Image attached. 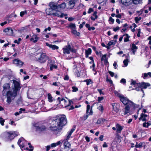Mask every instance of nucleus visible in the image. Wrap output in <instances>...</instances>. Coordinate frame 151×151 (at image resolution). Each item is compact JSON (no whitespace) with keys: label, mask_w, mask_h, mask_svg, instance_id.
<instances>
[{"label":"nucleus","mask_w":151,"mask_h":151,"mask_svg":"<svg viewBox=\"0 0 151 151\" xmlns=\"http://www.w3.org/2000/svg\"><path fill=\"white\" fill-rule=\"evenodd\" d=\"M126 82V81L124 78H122L120 81V83H122L123 84H125Z\"/></svg>","instance_id":"53"},{"label":"nucleus","mask_w":151,"mask_h":151,"mask_svg":"<svg viewBox=\"0 0 151 151\" xmlns=\"http://www.w3.org/2000/svg\"><path fill=\"white\" fill-rule=\"evenodd\" d=\"M18 134V132L14 131L5 132L1 134L0 137L6 141H10Z\"/></svg>","instance_id":"2"},{"label":"nucleus","mask_w":151,"mask_h":151,"mask_svg":"<svg viewBox=\"0 0 151 151\" xmlns=\"http://www.w3.org/2000/svg\"><path fill=\"white\" fill-rule=\"evenodd\" d=\"M138 49L137 47L134 44H132V45L131 49L132 50H137Z\"/></svg>","instance_id":"47"},{"label":"nucleus","mask_w":151,"mask_h":151,"mask_svg":"<svg viewBox=\"0 0 151 151\" xmlns=\"http://www.w3.org/2000/svg\"><path fill=\"white\" fill-rule=\"evenodd\" d=\"M28 145L29 146V147L30 148V149H29V148L26 147H25L24 148H22V150L23 149L26 150H28L29 151H32L33 150V147L31 145V144L29 143H28Z\"/></svg>","instance_id":"29"},{"label":"nucleus","mask_w":151,"mask_h":151,"mask_svg":"<svg viewBox=\"0 0 151 151\" xmlns=\"http://www.w3.org/2000/svg\"><path fill=\"white\" fill-rule=\"evenodd\" d=\"M13 63L19 67H21L23 64L22 62L18 59H14L13 60Z\"/></svg>","instance_id":"17"},{"label":"nucleus","mask_w":151,"mask_h":151,"mask_svg":"<svg viewBox=\"0 0 151 151\" xmlns=\"http://www.w3.org/2000/svg\"><path fill=\"white\" fill-rule=\"evenodd\" d=\"M139 86L141 87L142 89L143 88L146 89L147 87L150 86V84L148 83L142 82L141 83H139Z\"/></svg>","instance_id":"19"},{"label":"nucleus","mask_w":151,"mask_h":151,"mask_svg":"<svg viewBox=\"0 0 151 151\" xmlns=\"http://www.w3.org/2000/svg\"><path fill=\"white\" fill-rule=\"evenodd\" d=\"M48 98L49 102H52V97L50 94H48Z\"/></svg>","instance_id":"46"},{"label":"nucleus","mask_w":151,"mask_h":151,"mask_svg":"<svg viewBox=\"0 0 151 151\" xmlns=\"http://www.w3.org/2000/svg\"><path fill=\"white\" fill-rule=\"evenodd\" d=\"M12 81L14 85V87L13 88L12 90L17 91H17L18 90H19L21 88L20 84L18 81L14 80H13Z\"/></svg>","instance_id":"11"},{"label":"nucleus","mask_w":151,"mask_h":151,"mask_svg":"<svg viewBox=\"0 0 151 151\" xmlns=\"http://www.w3.org/2000/svg\"><path fill=\"white\" fill-rule=\"evenodd\" d=\"M111 105L114 111L116 112H118L119 111V105L115 103H112Z\"/></svg>","instance_id":"22"},{"label":"nucleus","mask_w":151,"mask_h":151,"mask_svg":"<svg viewBox=\"0 0 151 151\" xmlns=\"http://www.w3.org/2000/svg\"><path fill=\"white\" fill-rule=\"evenodd\" d=\"M34 126L37 131H42L45 130L46 128L45 125L42 124L39 125L37 124H35Z\"/></svg>","instance_id":"10"},{"label":"nucleus","mask_w":151,"mask_h":151,"mask_svg":"<svg viewBox=\"0 0 151 151\" xmlns=\"http://www.w3.org/2000/svg\"><path fill=\"white\" fill-rule=\"evenodd\" d=\"M27 13V11H24L21 12L20 13V15L21 17H22L25 14Z\"/></svg>","instance_id":"52"},{"label":"nucleus","mask_w":151,"mask_h":151,"mask_svg":"<svg viewBox=\"0 0 151 151\" xmlns=\"http://www.w3.org/2000/svg\"><path fill=\"white\" fill-rule=\"evenodd\" d=\"M128 62L129 60L128 59H125L123 61V63L125 66H126L128 65Z\"/></svg>","instance_id":"51"},{"label":"nucleus","mask_w":151,"mask_h":151,"mask_svg":"<svg viewBox=\"0 0 151 151\" xmlns=\"http://www.w3.org/2000/svg\"><path fill=\"white\" fill-rule=\"evenodd\" d=\"M142 19L141 17H135L134 18V20L136 23H137L140 20Z\"/></svg>","instance_id":"45"},{"label":"nucleus","mask_w":151,"mask_h":151,"mask_svg":"<svg viewBox=\"0 0 151 151\" xmlns=\"http://www.w3.org/2000/svg\"><path fill=\"white\" fill-rule=\"evenodd\" d=\"M56 146L60 145L61 143H63L64 148L66 147V139H65L63 140H61L58 141L57 142L55 143Z\"/></svg>","instance_id":"23"},{"label":"nucleus","mask_w":151,"mask_h":151,"mask_svg":"<svg viewBox=\"0 0 151 151\" xmlns=\"http://www.w3.org/2000/svg\"><path fill=\"white\" fill-rule=\"evenodd\" d=\"M29 27L28 26H26L25 27H23L22 28L18 30V32H19L22 33V32H24V31H27V28Z\"/></svg>","instance_id":"31"},{"label":"nucleus","mask_w":151,"mask_h":151,"mask_svg":"<svg viewBox=\"0 0 151 151\" xmlns=\"http://www.w3.org/2000/svg\"><path fill=\"white\" fill-rule=\"evenodd\" d=\"M76 127V125H74L71 130L68 132V135L67 136V140L70 138L72 133L75 130Z\"/></svg>","instance_id":"18"},{"label":"nucleus","mask_w":151,"mask_h":151,"mask_svg":"<svg viewBox=\"0 0 151 151\" xmlns=\"http://www.w3.org/2000/svg\"><path fill=\"white\" fill-rule=\"evenodd\" d=\"M113 65L114 67V68L115 69H116L117 67V65L116 62H114L113 63Z\"/></svg>","instance_id":"56"},{"label":"nucleus","mask_w":151,"mask_h":151,"mask_svg":"<svg viewBox=\"0 0 151 151\" xmlns=\"http://www.w3.org/2000/svg\"><path fill=\"white\" fill-rule=\"evenodd\" d=\"M84 81L86 83L87 85H89L90 84H91L92 82L91 79H87L84 80Z\"/></svg>","instance_id":"48"},{"label":"nucleus","mask_w":151,"mask_h":151,"mask_svg":"<svg viewBox=\"0 0 151 151\" xmlns=\"http://www.w3.org/2000/svg\"><path fill=\"white\" fill-rule=\"evenodd\" d=\"M17 95V91L11 90L6 92V96L7 98L6 102L10 104L12 101L14 99Z\"/></svg>","instance_id":"3"},{"label":"nucleus","mask_w":151,"mask_h":151,"mask_svg":"<svg viewBox=\"0 0 151 151\" xmlns=\"http://www.w3.org/2000/svg\"><path fill=\"white\" fill-rule=\"evenodd\" d=\"M139 83H136L135 81L131 80V85H134L135 87L136 86H139Z\"/></svg>","instance_id":"35"},{"label":"nucleus","mask_w":151,"mask_h":151,"mask_svg":"<svg viewBox=\"0 0 151 151\" xmlns=\"http://www.w3.org/2000/svg\"><path fill=\"white\" fill-rule=\"evenodd\" d=\"M97 109L99 111H101V113H102L103 112L104 109L103 106L102 105H100L98 107Z\"/></svg>","instance_id":"43"},{"label":"nucleus","mask_w":151,"mask_h":151,"mask_svg":"<svg viewBox=\"0 0 151 151\" xmlns=\"http://www.w3.org/2000/svg\"><path fill=\"white\" fill-rule=\"evenodd\" d=\"M70 52H75V51L73 49V46L72 45L68 44L67 46V54H69Z\"/></svg>","instance_id":"15"},{"label":"nucleus","mask_w":151,"mask_h":151,"mask_svg":"<svg viewBox=\"0 0 151 151\" xmlns=\"http://www.w3.org/2000/svg\"><path fill=\"white\" fill-rule=\"evenodd\" d=\"M147 117V115L144 114L143 113L141 114L140 115V117L139 118V120H142L143 122H146L147 119L146 117Z\"/></svg>","instance_id":"27"},{"label":"nucleus","mask_w":151,"mask_h":151,"mask_svg":"<svg viewBox=\"0 0 151 151\" xmlns=\"http://www.w3.org/2000/svg\"><path fill=\"white\" fill-rule=\"evenodd\" d=\"M39 54L40 55L39 57L37 59V61L41 63H45L49 59V57L42 51L39 52Z\"/></svg>","instance_id":"5"},{"label":"nucleus","mask_w":151,"mask_h":151,"mask_svg":"<svg viewBox=\"0 0 151 151\" xmlns=\"http://www.w3.org/2000/svg\"><path fill=\"white\" fill-rule=\"evenodd\" d=\"M39 38V37H38L36 35H34L32 36L30 39V40L33 41L35 43L37 42Z\"/></svg>","instance_id":"28"},{"label":"nucleus","mask_w":151,"mask_h":151,"mask_svg":"<svg viewBox=\"0 0 151 151\" xmlns=\"http://www.w3.org/2000/svg\"><path fill=\"white\" fill-rule=\"evenodd\" d=\"M116 41H111L108 44V45L111 46V45H114L116 43Z\"/></svg>","instance_id":"40"},{"label":"nucleus","mask_w":151,"mask_h":151,"mask_svg":"<svg viewBox=\"0 0 151 151\" xmlns=\"http://www.w3.org/2000/svg\"><path fill=\"white\" fill-rule=\"evenodd\" d=\"M3 32L6 33V35L12 36L13 35V30L11 28H7L4 29Z\"/></svg>","instance_id":"13"},{"label":"nucleus","mask_w":151,"mask_h":151,"mask_svg":"<svg viewBox=\"0 0 151 151\" xmlns=\"http://www.w3.org/2000/svg\"><path fill=\"white\" fill-rule=\"evenodd\" d=\"M66 4L65 3H63L60 4H58L56 3L51 2L49 4V6L54 9L57 10L63 9L65 8Z\"/></svg>","instance_id":"4"},{"label":"nucleus","mask_w":151,"mask_h":151,"mask_svg":"<svg viewBox=\"0 0 151 151\" xmlns=\"http://www.w3.org/2000/svg\"><path fill=\"white\" fill-rule=\"evenodd\" d=\"M93 11V9L91 8H90L88 9V14H90Z\"/></svg>","instance_id":"64"},{"label":"nucleus","mask_w":151,"mask_h":151,"mask_svg":"<svg viewBox=\"0 0 151 151\" xmlns=\"http://www.w3.org/2000/svg\"><path fill=\"white\" fill-rule=\"evenodd\" d=\"M68 27L71 29L72 30L76 29V26L75 24L71 23L70 24Z\"/></svg>","instance_id":"32"},{"label":"nucleus","mask_w":151,"mask_h":151,"mask_svg":"<svg viewBox=\"0 0 151 151\" xmlns=\"http://www.w3.org/2000/svg\"><path fill=\"white\" fill-rule=\"evenodd\" d=\"M116 132L117 133H120L124 128L123 126H121L118 124H116Z\"/></svg>","instance_id":"20"},{"label":"nucleus","mask_w":151,"mask_h":151,"mask_svg":"<svg viewBox=\"0 0 151 151\" xmlns=\"http://www.w3.org/2000/svg\"><path fill=\"white\" fill-rule=\"evenodd\" d=\"M135 89L137 91H142L143 93H144V91L142 90L141 87L139 86H136L135 87Z\"/></svg>","instance_id":"37"},{"label":"nucleus","mask_w":151,"mask_h":151,"mask_svg":"<svg viewBox=\"0 0 151 151\" xmlns=\"http://www.w3.org/2000/svg\"><path fill=\"white\" fill-rule=\"evenodd\" d=\"M18 145L19 146L22 151V148L27 145L26 141L23 137H21L19 139L17 142Z\"/></svg>","instance_id":"7"},{"label":"nucleus","mask_w":151,"mask_h":151,"mask_svg":"<svg viewBox=\"0 0 151 151\" xmlns=\"http://www.w3.org/2000/svg\"><path fill=\"white\" fill-rule=\"evenodd\" d=\"M121 101L125 105H133L134 104L132 101L129 100L126 97H125L123 95L120 98Z\"/></svg>","instance_id":"8"},{"label":"nucleus","mask_w":151,"mask_h":151,"mask_svg":"<svg viewBox=\"0 0 151 151\" xmlns=\"http://www.w3.org/2000/svg\"><path fill=\"white\" fill-rule=\"evenodd\" d=\"M89 115H88V114H87L86 115H84L83 116V119L85 120L87 119L88 118Z\"/></svg>","instance_id":"62"},{"label":"nucleus","mask_w":151,"mask_h":151,"mask_svg":"<svg viewBox=\"0 0 151 151\" xmlns=\"http://www.w3.org/2000/svg\"><path fill=\"white\" fill-rule=\"evenodd\" d=\"M137 107V105L135 104H133L132 105H127L123 110V111L124 112V113L123 114L124 115H126L129 113L130 109L133 110Z\"/></svg>","instance_id":"6"},{"label":"nucleus","mask_w":151,"mask_h":151,"mask_svg":"<svg viewBox=\"0 0 151 151\" xmlns=\"http://www.w3.org/2000/svg\"><path fill=\"white\" fill-rule=\"evenodd\" d=\"M2 120H0V123L3 126L4 125V123L5 121L4 119H1Z\"/></svg>","instance_id":"61"},{"label":"nucleus","mask_w":151,"mask_h":151,"mask_svg":"<svg viewBox=\"0 0 151 151\" xmlns=\"http://www.w3.org/2000/svg\"><path fill=\"white\" fill-rule=\"evenodd\" d=\"M69 101V104L68 106H67V109L68 110L70 111V110H72L74 109V108L73 106L72 105L70 106V108H69V106L70 105L73 104V102L72 101V100H70L69 99L68 100Z\"/></svg>","instance_id":"26"},{"label":"nucleus","mask_w":151,"mask_h":151,"mask_svg":"<svg viewBox=\"0 0 151 151\" xmlns=\"http://www.w3.org/2000/svg\"><path fill=\"white\" fill-rule=\"evenodd\" d=\"M47 60V66L50 67V70H52L53 68L56 69L57 68V66L55 65V62L54 60L49 58Z\"/></svg>","instance_id":"9"},{"label":"nucleus","mask_w":151,"mask_h":151,"mask_svg":"<svg viewBox=\"0 0 151 151\" xmlns=\"http://www.w3.org/2000/svg\"><path fill=\"white\" fill-rule=\"evenodd\" d=\"M140 0H132V2L134 4H138L141 2Z\"/></svg>","instance_id":"49"},{"label":"nucleus","mask_w":151,"mask_h":151,"mask_svg":"<svg viewBox=\"0 0 151 151\" xmlns=\"http://www.w3.org/2000/svg\"><path fill=\"white\" fill-rule=\"evenodd\" d=\"M129 2V0H121V3L124 4L128 5Z\"/></svg>","instance_id":"38"},{"label":"nucleus","mask_w":151,"mask_h":151,"mask_svg":"<svg viewBox=\"0 0 151 151\" xmlns=\"http://www.w3.org/2000/svg\"><path fill=\"white\" fill-rule=\"evenodd\" d=\"M107 59L106 58V55H103L102 58H101V61H103V60H106Z\"/></svg>","instance_id":"55"},{"label":"nucleus","mask_w":151,"mask_h":151,"mask_svg":"<svg viewBox=\"0 0 151 151\" xmlns=\"http://www.w3.org/2000/svg\"><path fill=\"white\" fill-rule=\"evenodd\" d=\"M151 124L150 123L145 122L143 123V126L144 127L147 128Z\"/></svg>","instance_id":"44"},{"label":"nucleus","mask_w":151,"mask_h":151,"mask_svg":"<svg viewBox=\"0 0 151 151\" xmlns=\"http://www.w3.org/2000/svg\"><path fill=\"white\" fill-rule=\"evenodd\" d=\"M134 147L136 148H141L142 147V143L140 142L139 143H137Z\"/></svg>","instance_id":"36"},{"label":"nucleus","mask_w":151,"mask_h":151,"mask_svg":"<svg viewBox=\"0 0 151 151\" xmlns=\"http://www.w3.org/2000/svg\"><path fill=\"white\" fill-rule=\"evenodd\" d=\"M77 0H70L68 4L67 8L69 9H71L73 8Z\"/></svg>","instance_id":"12"},{"label":"nucleus","mask_w":151,"mask_h":151,"mask_svg":"<svg viewBox=\"0 0 151 151\" xmlns=\"http://www.w3.org/2000/svg\"><path fill=\"white\" fill-rule=\"evenodd\" d=\"M143 75V78H146L148 76L150 77H151V73L150 72H148L147 73H144Z\"/></svg>","instance_id":"39"},{"label":"nucleus","mask_w":151,"mask_h":151,"mask_svg":"<svg viewBox=\"0 0 151 151\" xmlns=\"http://www.w3.org/2000/svg\"><path fill=\"white\" fill-rule=\"evenodd\" d=\"M91 53V49L89 48L86 51V57H88V55H90Z\"/></svg>","instance_id":"34"},{"label":"nucleus","mask_w":151,"mask_h":151,"mask_svg":"<svg viewBox=\"0 0 151 151\" xmlns=\"http://www.w3.org/2000/svg\"><path fill=\"white\" fill-rule=\"evenodd\" d=\"M101 120V119H98L96 122V124H99L101 123H102Z\"/></svg>","instance_id":"60"},{"label":"nucleus","mask_w":151,"mask_h":151,"mask_svg":"<svg viewBox=\"0 0 151 151\" xmlns=\"http://www.w3.org/2000/svg\"><path fill=\"white\" fill-rule=\"evenodd\" d=\"M86 113L88 115H91L92 114V107L91 108L90 106L89 105H87V106Z\"/></svg>","instance_id":"24"},{"label":"nucleus","mask_w":151,"mask_h":151,"mask_svg":"<svg viewBox=\"0 0 151 151\" xmlns=\"http://www.w3.org/2000/svg\"><path fill=\"white\" fill-rule=\"evenodd\" d=\"M104 99V98L103 97H98V101L99 102H100Z\"/></svg>","instance_id":"54"},{"label":"nucleus","mask_w":151,"mask_h":151,"mask_svg":"<svg viewBox=\"0 0 151 151\" xmlns=\"http://www.w3.org/2000/svg\"><path fill=\"white\" fill-rule=\"evenodd\" d=\"M50 8L47 9L46 10V12L47 14L48 15H54V11L57 10V9H54L50 7Z\"/></svg>","instance_id":"21"},{"label":"nucleus","mask_w":151,"mask_h":151,"mask_svg":"<svg viewBox=\"0 0 151 151\" xmlns=\"http://www.w3.org/2000/svg\"><path fill=\"white\" fill-rule=\"evenodd\" d=\"M66 116L65 115H57L54 119L50 120L48 122L50 124L49 128L52 131H58L64 126Z\"/></svg>","instance_id":"1"},{"label":"nucleus","mask_w":151,"mask_h":151,"mask_svg":"<svg viewBox=\"0 0 151 151\" xmlns=\"http://www.w3.org/2000/svg\"><path fill=\"white\" fill-rule=\"evenodd\" d=\"M56 11L54 13V16L60 17L61 18L65 17V18L66 19V15L65 14H64L62 13L60 11H58V10Z\"/></svg>","instance_id":"14"},{"label":"nucleus","mask_w":151,"mask_h":151,"mask_svg":"<svg viewBox=\"0 0 151 151\" xmlns=\"http://www.w3.org/2000/svg\"><path fill=\"white\" fill-rule=\"evenodd\" d=\"M97 12H94L93 14V16L95 17V18H97L98 16L97 15Z\"/></svg>","instance_id":"58"},{"label":"nucleus","mask_w":151,"mask_h":151,"mask_svg":"<svg viewBox=\"0 0 151 151\" xmlns=\"http://www.w3.org/2000/svg\"><path fill=\"white\" fill-rule=\"evenodd\" d=\"M72 91L73 92H76L78 91V88L76 86H73L72 87Z\"/></svg>","instance_id":"50"},{"label":"nucleus","mask_w":151,"mask_h":151,"mask_svg":"<svg viewBox=\"0 0 151 151\" xmlns=\"http://www.w3.org/2000/svg\"><path fill=\"white\" fill-rule=\"evenodd\" d=\"M46 45L50 48H52L53 50H58L59 49L58 46L55 45L50 44L47 42L46 43Z\"/></svg>","instance_id":"25"},{"label":"nucleus","mask_w":151,"mask_h":151,"mask_svg":"<svg viewBox=\"0 0 151 151\" xmlns=\"http://www.w3.org/2000/svg\"><path fill=\"white\" fill-rule=\"evenodd\" d=\"M10 84L9 83H6L4 84L3 86V93H5V91H7L9 90L10 88Z\"/></svg>","instance_id":"16"},{"label":"nucleus","mask_w":151,"mask_h":151,"mask_svg":"<svg viewBox=\"0 0 151 151\" xmlns=\"http://www.w3.org/2000/svg\"><path fill=\"white\" fill-rule=\"evenodd\" d=\"M123 37H124V42H127L129 41V38L130 36H129L127 34H126L123 35Z\"/></svg>","instance_id":"30"},{"label":"nucleus","mask_w":151,"mask_h":151,"mask_svg":"<svg viewBox=\"0 0 151 151\" xmlns=\"http://www.w3.org/2000/svg\"><path fill=\"white\" fill-rule=\"evenodd\" d=\"M108 72L111 77H113L114 76V72L110 71H109Z\"/></svg>","instance_id":"57"},{"label":"nucleus","mask_w":151,"mask_h":151,"mask_svg":"<svg viewBox=\"0 0 151 151\" xmlns=\"http://www.w3.org/2000/svg\"><path fill=\"white\" fill-rule=\"evenodd\" d=\"M76 29H75L74 30H71L72 32L75 35H77L78 36H79L80 34L79 32H77Z\"/></svg>","instance_id":"33"},{"label":"nucleus","mask_w":151,"mask_h":151,"mask_svg":"<svg viewBox=\"0 0 151 151\" xmlns=\"http://www.w3.org/2000/svg\"><path fill=\"white\" fill-rule=\"evenodd\" d=\"M106 81L107 82H109V83L111 84L112 83V81L111 80L109 79L108 77H107L106 78Z\"/></svg>","instance_id":"63"},{"label":"nucleus","mask_w":151,"mask_h":151,"mask_svg":"<svg viewBox=\"0 0 151 151\" xmlns=\"http://www.w3.org/2000/svg\"><path fill=\"white\" fill-rule=\"evenodd\" d=\"M119 29V27H116L113 28V30L114 32H116Z\"/></svg>","instance_id":"59"},{"label":"nucleus","mask_w":151,"mask_h":151,"mask_svg":"<svg viewBox=\"0 0 151 151\" xmlns=\"http://www.w3.org/2000/svg\"><path fill=\"white\" fill-rule=\"evenodd\" d=\"M60 97H58V100L59 101V104H62L63 103L65 102L66 101L64 99H62L61 100H60Z\"/></svg>","instance_id":"42"},{"label":"nucleus","mask_w":151,"mask_h":151,"mask_svg":"<svg viewBox=\"0 0 151 151\" xmlns=\"http://www.w3.org/2000/svg\"><path fill=\"white\" fill-rule=\"evenodd\" d=\"M114 93L116 96L119 97V98L123 96V95L118 93V92L116 91H114Z\"/></svg>","instance_id":"41"}]
</instances>
